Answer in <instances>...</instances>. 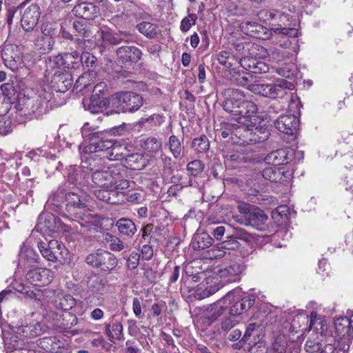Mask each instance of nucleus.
I'll return each instance as SVG.
<instances>
[{
  "label": "nucleus",
  "mask_w": 353,
  "mask_h": 353,
  "mask_svg": "<svg viewBox=\"0 0 353 353\" xmlns=\"http://www.w3.org/2000/svg\"><path fill=\"white\" fill-rule=\"evenodd\" d=\"M39 256L35 250L29 247L23 246L19 253V263L26 265V263L32 262H38Z\"/></svg>",
  "instance_id": "obj_38"
},
{
  "label": "nucleus",
  "mask_w": 353,
  "mask_h": 353,
  "mask_svg": "<svg viewBox=\"0 0 353 353\" xmlns=\"http://www.w3.org/2000/svg\"><path fill=\"white\" fill-rule=\"evenodd\" d=\"M204 168L203 163L200 160H194L187 165V170L192 172L193 175H197L201 173Z\"/></svg>",
  "instance_id": "obj_59"
},
{
  "label": "nucleus",
  "mask_w": 353,
  "mask_h": 353,
  "mask_svg": "<svg viewBox=\"0 0 353 353\" xmlns=\"http://www.w3.org/2000/svg\"><path fill=\"white\" fill-rule=\"evenodd\" d=\"M248 345H249L247 348L248 353H267L268 352L265 343L261 339Z\"/></svg>",
  "instance_id": "obj_55"
},
{
  "label": "nucleus",
  "mask_w": 353,
  "mask_h": 353,
  "mask_svg": "<svg viewBox=\"0 0 353 353\" xmlns=\"http://www.w3.org/2000/svg\"><path fill=\"white\" fill-rule=\"evenodd\" d=\"M213 243V239L207 232L194 234L191 245L194 250H201L209 248Z\"/></svg>",
  "instance_id": "obj_26"
},
{
  "label": "nucleus",
  "mask_w": 353,
  "mask_h": 353,
  "mask_svg": "<svg viewBox=\"0 0 353 353\" xmlns=\"http://www.w3.org/2000/svg\"><path fill=\"white\" fill-rule=\"evenodd\" d=\"M143 103L141 95L133 92H121L113 99V105L123 112H134Z\"/></svg>",
  "instance_id": "obj_9"
},
{
  "label": "nucleus",
  "mask_w": 353,
  "mask_h": 353,
  "mask_svg": "<svg viewBox=\"0 0 353 353\" xmlns=\"http://www.w3.org/2000/svg\"><path fill=\"white\" fill-rule=\"evenodd\" d=\"M72 12L79 18L92 19L97 16L99 9L92 3L82 2L76 5Z\"/></svg>",
  "instance_id": "obj_23"
},
{
  "label": "nucleus",
  "mask_w": 353,
  "mask_h": 353,
  "mask_svg": "<svg viewBox=\"0 0 353 353\" xmlns=\"http://www.w3.org/2000/svg\"><path fill=\"white\" fill-rule=\"evenodd\" d=\"M87 199L74 192H68L65 195L66 218L77 221L82 228L88 227L92 221L91 214L87 212Z\"/></svg>",
  "instance_id": "obj_4"
},
{
  "label": "nucleus",
  "mask_w": 353,
  "mask_h": 353,
  "mask_svg": "<svg viewBox=\"0 0 353 353\" xmlns=\"http://www.w3.org/2000/svg\"><path fill=\"white\" fill-rule=\"evenodd\" d=\"M240 63L243 68L255 74L265 73L269 70V66L263 61L243 58L241 59Z\"/></svg>",
  "instance_id": "obj_27"
},
{
  "label": "nucleus",
  "mask_w": 353,
  "mask_h": 353,
  "mask_svg": "<svg viewBox=\"0 0 353 353\" xmlns=\"http://www.w3.org/2000/svg\"><path fill=\"white\" fill-rule=\"evenodd\" d=\"M287 347V340L283 335L278 336L273 344L272 351L273 353H285Z\"/></svg>",
  "instance_id": "obj_54"
},
{
  "label": "nucleus",
  "mask_w": 353,
  "mask_h": 353,
  "mask_svg": "<svg viewBox=\"0 0 353 353\" xmlns=\"http://www.w3.org/2000/svg\"><path fill=\"white\" fill-rule=\"evenodd\" d=\"M214 290L209 291L208 288L206 287V285L202 281V283L197 285L194 292V296L198 300H202L213 294Z\"/></svg>",
  "instance_id": "obj_56"
},
{
  "label": "nucleus",
  "mask_w": 353,
  "mask_h": 353,
  "mask_svg": "<svg viewBox=\"0 0 353 353\" xmlns=\"http://www.w3.org/2000/svg\"><path fill=\"white\" fill-rule=\"evenodd\" d=\"M20 11L21 23L23 30L26 32L32 31L38 23L41 15L40 8L37 4H31L26 7L22 3L17 7Z\"/></svg>",
  "instance_id": "obj_12"
},
{
  "label": "nucleus",
  "mask_w": 353,
  "mask_h": 353,
  "mask_svg": "<svg viewBox=\"0 0 353 353\" xmlns=\"http://www.w3.org/2000/svg\"><path fill=\"white\" fill-rule=\"evenodd\" d=\"M260 118L256 114H253L246 121H241L240 125L234 131L239 138L237 143L240 145L260 143L268 139L269 132L266 128L260 125Z\"/></svg>",
  "instance_id": "obj_2"
},
{
  "label": "nucleus",
  "mask_w": 353,
  "mask_h": 353,
  "mask_svg": "<svg viewBox=\"0 0 353 353\" xmlns=\"http://www.w3.org/2000/svg\"><path fill=\"white\" fill-rule=\"evenodd\" d=\"M86 110L91 113L96 114L102 111V106L99 103L98 99L91 97L87 105Z\"/></svg>",
  "instance_id": "obj_64"
},
{
  "label": "nucleus",
  "mask_w": 353,
  "mask_h": 353,
  "mask_svg": "<svg viewBox=\"0 0 353 353\" xmlns=\"http://www.w3.org/2000/svg\"><path fill=\"white\" fill-rule=\"evenodd\" d=\"M2 59L6 68L14 72H18L22 68L23 60L18 46L8 44L5 46L2 52Z\"/></svg>",
  "instance_id": "obj_13"
},
{
  "label": "nucleus",
  "mask_w": 353,
  "mask_h": 353,
  "mask_svg": "<svg viewBox=\"0 0 353 353\" xmlns=\"http://www.w3.org/2000/svg\"><path fill=\"white\" fill-rule=\"evenodd\" d=\"M54 305L57 309L67 311L75 305V300L70 294L58 293L54 300Z\"/></svg>",
  "instance_id": "obj_36"
},
{
  "label": "nucleus",
  "mask_w": 353,
  "mask_h": 353,
  "mask_svg": "<svg viewBox=\"0 0 353 353\" xmlns=\"http://www.w3.org/2000/svg\"><path fill=\"white\" fill-rule=\"evenodd\" d=\"M161 146V141L154 137L146 139L142 145V147L145 150L152 153H157L160 150Z\"/></svg>",
  "instance_id": "obj_47"
},
{
  "label": "nucleus",
  "mask_w": 353,
  "mask_h": 353,
  "mask_svg": "<svg viewBox=\"0 0 353 353\" xmlns=\"http://www.w3.org/2000/svg\"><path fill=\"white\" fill-rule=\"evenodd\" d=\"M232 296V293H228L216 302L204 307L199 319L201 323L205 327L214 323L228 308V301H230Z\"/></svg>",
  "instance_id": "obj_10"
},
{
  "label": "nucleus",
  "mask_w": 353,
  "mask_h": 353,
  "mask_svg": "<svg viewBox=\"0 0 353 353\" xmlns=\"http://www.w3.org/2000/svg\"><path fill=\"white\" fill-rule=\"evenodd\" d=\"M63 57L65 69H77L81 65V55L76 50L63 54Z\"/></svg>",
  "instance_id": "obj_40"
},
{
  "label": "nucleus",
  "mask_w": 353,
  "mask_h": 353,
  "mask_svg": "<svg viewBox=\"0 0 353 353\" xmlns=\"http://www.w3.org/2000/svg\"><path fill=\"white\" fill-rule=\"evenodd\" d=\"M274 125L280 132L293 136L296 133L299 120L294 114L281 115L274 121Z\"/></svg>",
  "instance_id": "obj_16"
},
{
  "label": "nucleus",
  "mask_w": 353,
  "mask_h": 353,
  "mask_svg": "<svg viewBox=\"0 0 353 353\" xmlns=\"http://www.w3.org/2000/svg\"><path fill=\"white\" fill-rule=\"evenodd\" d=\"M294 85L285 79H279L274 83H253L249 85V90L255 94L265 97L282 98L292 90Z\"/></svg>",
  "instance_id": "obj_6"
},
{
  "label": "nucleus",
  "mask_w": 353,
  "mask_h": 353,
  "mask_svg": "<svg viewBox=\"0 0 353 353\" xmlns=\"http://www.w3.org/2000/svg\"><path fill=\"white\" fill-rule=\"evenodd\" d=\"M145 199V195L143 191L132 192L128 196V202L139 204L142 203Z\"/></svg>",
  "instance_id": "obj_63"
},
{
  "label": "nucleus",
  "mask_w": 353,
  "mask_h": 353,
  "mask_svg": "<svg viewBox=\"0 0 353 353\" xmlns=\"http://www.w3.org/2000/svg\"><path fill=\"white\" fill-rule=\"evenodd\" d=\"M219 63L227 69L232 68L236 62V59L228 51H221L217 54Z\"/></svg>",
  "instance_id": "obj_46"
},
{
  "label": "nucleus",
  "mask_w": 353,
  "mask_h": 353,
  "mask_svg": "<svg viewBox=\"0 0 353 353\" xmlns=\"http://www.w3.org/2000/svg\"><path fill=\"white\" fill-rule=\"evenodd\" d=\"M262 176L265 180L274 183H284L288 181L292 177L290 170H285L283 168L268 167L263 170Z\"/></svg>",
  "instance_id": "obj_20"
},
{
  "label": "nucleus",
  "mask_w": 353,
  "mask_h": 353,
  "mask_svg": "<svg viewBox=\"0 0 353 353\" xmlns=\"http://www.w3.org/2000/svg\"><path fill=\"white\" fill-rule=\"evenodd\" d=\"M245 270V266L238 262H232L219 270V276L224 283L236 282Z\"/></svg>",
  "instance_id": "obj_17"
},
{
  "label": "nucleus",
  "mask_w": 353,
  "mask_h": 353,
  "mask_svg": "<svg viewBox=\"0 0 353 353\" xmlns=\"http://www.w3.org/2000/svg\"><path fill=\"white\" fill-rule=\"evenodd\" d=\"M41 31L43 35L51 37L56 34V24L50 22H45L41 25Z\"/></svg>",
  "instance_id": "obj_60"
},
{
  "label": "nucleus",
  "mask_w": 353,
  "mask_h": 353,
  "mask_svg": "<svg viewBox=\"0 0 353 353\" xmlns=\"http://www.w3.org/2000/svg\"><path fill=\"white\" fill-rule=\"evenodd\" d=\"M54 278L53 272L47 268L30 270L26 274V281L34 287L41 288L49 285Z\"/></svg>",
  "instance_id": "obj_14"
},
{
  "label": "nucleus",
  "mask_w": 353,
  "mask_h": 353,
  "mask_svg": "<svg viewBox=\"0 0 353 353\" xmlns=\"http://www.w3.org/2000/svg\"><path fill=\"white\" fill-rule=\"evenodd\" d=\"M108 85L105 82L97 83L92 89V98H99L101 95H103L105 91L107 90Z\"/></svg>",
  "instance_id": "obj_62"
},
{
  "label": "nucleus",
  "mask_w": 353,
  "mask_h": 353,
  "mask_svg": "<svg viewBox=\"0 0 353 353\" xmlns=\"http://www.w3.org/2000/svg\"><path fill=\"white\" fill-rule=\"evenodd\" d=\"M14 288L17 292L24 294L26 296L35 302L38 303H41L42 294L40 288L37 287L33 290L30 287L22 283L17 284Z\"/></svg>",
  "instance_id": "obj_30"
},
{
  "label": "nucleus",
  "mask_w": 353,
  "mask_h": 353,
  "mask_svg": "<svg viewBox=\"0 0 353 353\" xmlns=\"http://www.w3.org/2000/svg\"><path fill=\"white\" fill-rule=\"evenodd\" d=\"M63 59V54L52 55L49 57L48 60L46 62L48 68H57L59 70H61L62 68L65 69Z\"/></svg>",
  "instance_id": "obj_50"
},
{
  "label": "nucleus",
  "mask_w": 353,
  "mask_h": 353,
  "mask_svg": "<svg viewBox=\"0 0 353 353\" xmlns=\"http://www.w3.org/2000/svg\"><path fill=\"white\" fill-rule=\"evenodd\" d=\"M239 323V321L237 320L235 316L230 315V316L224 318L221 320L220 323L221 330L224 333H228L233 327L237 325Z\"/></svg>",
  "instance_id": "obj_52"
},
{
  "label": "nucleus",
  "mask_w": 353,
  "mask_h": 353,
  "mask_svg": "<svg viewBox=\"0 0 353 353\" xmlns=\"http://www.w3.org/2000/svg\"><path fill=\"white\" fill-rule=\"evenodd\" d=\"M38 248L43 257L52 262L61 261L68 254L65 247L57 240L41 241L38 243Z\"/></svg>",
  "instance_id": "obj_11"
},
{
  "label": "nucleus",
  "mask_w": 353,
  "mask_h": 353,
  "mask_svg": "<svg viewBox=\"0 0 353 353\" xmlns=\"http://www.w3.org/2000/svg\"><path fill=\"white\" fill-rule=\"evenodd\" d=\"M37 227L40 230H48L50 232H54L58 230L56 223V217L52 214H41L39 217Z\"/></svg>",
  "instance_id": "obj_29"
},
{
  "label": "nucleus",
  "mask_w": 353,
  "mask_h": 353,
  "mask_svg": "<svg viewBox=\"0 0 353 353\" xmlns=\"http://www.w3.org/2000/svg\"><path fill=\"white\" fill-rule=\"evenodd\" d=\"M121 168L111 166L107 170H96L92 174V181L98 187L117 194L130 187V181L124 179Z\"/></svg>",
  "instance_id": "obj_3"
},
{
  "label": "nucleus",
  "mask_w": 353,
  "mask_h": 353,
  "mask_svg": "<svg viewBox=\"0 0 353 353\" xmlns=\"http://www.w3.org/2000/svg\"><path fill=\"white\" fill-rule=\"evenodd\" d=\"M225 100L223 103V109L235 116L234 118L238 123L241 121H246L253 114L257 113L256 105L246 98L243 91L239 89L228 88L223 92Z\"/></svg>",
  "instance_id": "obj_1"
},
{
  "label": "nucleus",
  "mask_w": 353,
  "mask_h": 353,
  "mask_svg": "<svg viewBox=\"0 0 353 353\" xmlns=\"http://www.w3.org/2000/svg\"><path fill=\"white\" fill-rule=\"evenodd\" d=\"M105 252V251H101L97 253L90 254L86 257L87 263L93 267L99 268L102 257H103V254Z\"/></svg>",
  "instance_id": "obj_57"
},
{
  "label": "nucleus",
  "mask_w": 353,
  "mask_h": 353,
  "mask_svg": "<svg viewBox=\"0 0 353 353\" xmlns=\"http://www.w3.org/2000/svg\"><path fill=\"white\" fill-rule=\"evenodd\" d=\"M93 193L94 195L100 201H103L110 204H117L120 202L119 196L121 194H123V191L114 194L108 190L102 188L94 190Z\"/></svg>",
  "instance_id": "obj_28"
},
{
  "label": "nucleus",
  "mask_w": 353,
  "mask_h": 353,
  "mask_svg": "<svg viewBox=\"0 0 353 353\" xmlns=\"http://www.w3.org/2000/svg\"><path fill=\"white\" fill-rule=\"evenodd\" d=\"M90 128L85 125L81 128L82 136L85 139L79 146V150L84 154L106 151L114 145L113 140L108 139L102 132L88 133Z\"/></svg>",
  "instance_id": "obj_5"
},
{
  "label": "nucleus",
  "mask_w": 353,
  "mask_h": 353,
  "mask_svg": "<svg viewBox=\"0 0 353 353\" xmlns=\"http://www.w3.org/2000/svg\"><path fill=\"white\" fill-rule=\"evenodd\" d=\"M105 333L110 339L120 340L123 336V325L120 322L105 325Z\"/></svg>",
  "instance_id": "obj_42"
},
{
  "label": "nucleus",
  "mask_w": 353,
  "mask_h": 353,
  "mask_svg": "<svg viewBox=\"0 0 353 353\" xmlns=\"http://www.w3.org/2000/svg\"><path fill=\"white\" fill-rule=\"evenodd\" d=\"M100 37L102 39V45L105 47L108 46H117L123 42L127 43L131 38V36L128 32L123 31H101Z\"/></svg>",
  "instance_id": "obj_21"
},
{
  "label": "nucleus",
  "mask_w": 353,
  "mask_h": 353,
  "mask_svg": "<svg viewBox=\"0 0 353 353\" xmlns=\"http://www.w3.org/2000/svg\"><path fill=\"white\" fill-rule=\"evenodd\" d=\"M266 19L272 26L271 31L275 34H283L285 36L296 37L298 30L296 28H286L289 25V15L279 10L265 11Z\"/></svg>",
  "instance_id": "obj_8"
},
{
  "label": "nucleus",
  "mask_w": 353,
  "mask_h": 353,
  "mask_svg": "<svg viewBox=\"0 0 353 353\" xmlns=\"http://www.w3.org/2000/svg\"><path fill=\"white\" fill-rule=\"evenodd\" d=\"M191 147L198 153H204L210 148V141L205 135H201L193 139Z\"/></svg>",
  "instance_id": "obj_43"
},
{
  "label": "nucleus",
  "mask_w": 353,
  "mask_h": 353,
  "mask_svg": "<svg viewBox=\"0 0 353 353\" xmlns=\"http://www.w3.org/2000/svg\"><path fill=\"white\" fill-rule=\"evenodd\" d=\"M138 31L147 38H155L159 34L158 26L148 21H143L137 25Z\"/></svg>",
  "instance_id": "obj_37"
},
{
  "label": "nucleus",
  "mask_w": 353,
  "mask_h": 353,
  "mask_svg": "<svg viewBox=\"0 0 353 353\" xmlns=\"http://www.w3.org/2000/svg\"><path fill=\"white\" fill-rule=\"evenodd\" d=\"M232 248V245L230 241L228 240L223 241L222 243H219L215 245L211 250L210 252H212V256L215 258H222L225 256L226 252L225 250H230Z\"/></svg>",
  "instance_id": "obj_49"
},
{
  "label": "nucleus",
  "mask_w": 353,
  "mask_h": 353,
  "mask_svg": "<svg viewBox=\"0 0 353 353\" xmlns=\"http://www.w3.org/2000/svg\"><path fill=\"white\" fill-rule=\"evenodd\" d=\"M197 19L196 14H188L187 17L181 20L180 30L183 32L189 31L191 27L196 23Z\"/></svg>",
  "instance_id": "obj_53"
},
{
  "label": "nucleus",
  "mask_w": 353,
  "mask_h": 353,
  "mask_svg": "<svg viewBox=\"0 0 353 353\" xmlns=\"http://www.w3.org/2000/svg\"><path fill=\"white\" fill-rule=\"evenodd\" d=\"M81 65L85 66L88 70H94L97 65V59L92 54L84 52L81 54Z\"/></svg>",
  "instance_id": "obj_48"
},
{
  "label": "nucleus",
  "mask_w": 353,
  "mask_h": 353,
  "mask_svg": "<svg viewBox=\"0 0 353 353\" xmlns=\"http://www.w3.org/2000/svg\"><path fill=\"white\" fill-rule=\"evenodd\" d=\"M168 146L174 159H179L181 158L183 147L182 141L176 136L171 135L170 137Z\"/></svg>",
  "instance_id": "obj_41"
},
{
  "label": "nucleus",
  "mask_w": 353,
  "mask_h": 353,
  "mask_svg": "<svg viewBox=\"0 0 353 353\" xmlns=\"http://www.w3.org/2000/svg\"><path fill=\"white\" fill-rule=\"evenodd\" d=\"M118 261L116 256L109 252H105L102 257L99 268L104 272H110L117 265Z\"/></svg>",
  "instance_id": "obj_39"
},
{
  "label": "nucleus",
  "mask_w": 353,
  "mask_h": 353,
  "mask_svg": "<svg viewBox=\"0 0 353 353\" xmlns=\"http://www.w3.org/2000/svg\"><path fill=\"white\" fill-rule=\"evenodd\" d=\"M128 162L133 170H143L149 163L148 155L143 154H132L128 157Z\"/></svg>",
  "instance_id": "obj_34"
},
{
  "label": "nucleus",
  "mask_w": 353,
  "mask_h": 353,
  "mask_svg": "<svg viewBox=\"0 0 353 353\" xmlns=\"http://www.w3.org/2000/svg\"><path fill=\"white\" fill-rule=\"evenodd\" d=\"M219 274L216 276H209L203 282L206 285L209 291L214 290L213 294L219 290L224 285V282H221Z\"/></svg>",
  "instance_id": "obj_51"
},
{
  "label": "nucleus",
  "mask_w": 353,
  "mask_h": 353,
  "mask_svg": "<svg viewBox=\"0 0 353 353\" xmlns=\"http://www.w3.org/2000/svg\"><path fill=\"white\" fill-rule=\"evenodd\" d=\"M52 87L57 92H65L72 86L73 78L72 74L67 70L62 72L58 70L54 74L52 81Z\"/></svg>",
  "instance_id": "obj_19"
},
{
  "label": "nucleus",
  "mask_w": 353,
  "mask_h": 353,
  "mask_svg": "<svg viewBox=\"0 0 353 353\" xmlns=\"http://www.w3.org/2000/svg\"><path fill=\"white\" fill-rule=\"evenodd\" d=\"M51 99V92L43 91V93L33 97L20 99L19 106H23L20 108V110H23L24 114H36L41 115L47 112L48 103Z\"/></svg>",
  "instance_id": "obj_7"
},
{
  "label": "nucleus",
  "mask_w": 353,
  "mask_h": 353,
  "mask_svg": "<svg viewBox=\"0 0 353 353\" xmlns=\"http://www.w3.org/2000/svg\"><path fill=\"white\" fill-rule=\"evenodd\" d=\"M259 339H260V325L255 323H250L246 327L241 343L251 344Z\"/></svg>",
  "instance_id": "obj_33"
},
{
  "label": "nucleus",
  "mask_w": 353,
  "mask_h": 353,
  "mask_svg": "<svg viewBox=\"0 0 353 353\" xmlns=\"http://www.w3.org/2000/svg\"><path fill=\"white\" fill-rule=\"evenodd\" d=\"M294 157V151L290 148H283L272 151L265 157L268 164L274 165L288 164Z\"/></svg>",
  "instance_id": "obj_18"
},
{
  "label": "nucleus",
  "mask_w": 353,
  "mask_h": 353,
  "mask_svg": "<svg viewBox=\"0 0 353 353\" xmlns=\"http://www.w3.org/2000/svg\"><path fill=\"white\" fill-rule=\"evenodd\" d=\"M139 260L140 254L136 252H132L127 259L128 268L131 270L136 269L139 264Z\"/></svg>",
  "instance_id": "obj_61"
},
{
  "label": "nucleus",
  "mask_w": 353,
  "mask_h": 353,
  "mask_svg": "<svg viewBox=\"0 0 353 353\" xmlns=\"http://www.w3.org/2000/svg\"><path fill=\"white\" fill-rule=\"evenodd\" d=\"M1 89L4 95L3 100L0 97V114H6L9 110V103L6 102V99H10L11 96L14 94V89L12 84L4 83L1 86Z\"/></svg>",
  "instance_id": "obj_35"
},
{
  "label": "nucleus",
  "mask_w": 353,
  "mask_h": 353,
  "mask_svg": "<svg viewBox=\"0 0 353 353\" xmlns=\"http://www.w3.org/2000/svg\"><path fill=\"white\" fill-rule=\"evenodd\" d=\"M114 145L107 150V158L110 161L120 160L125 157L122 150L125 149V147L120 143L113 141Z\"/></svg>",
  "instance_id": "obj_44"
},
{
  "label": "nucleus",
  "mask_w": 353,
  "mask_h": 353,
  "mask_svg": "<svg viewBox=\"0 0 353 353\" xmlns=\"http://www.w3.org/2000/svg\"><path fill=\"white\" fill-rule=\"evenodd\" d=\"M232 294V296L228 303H232L229 313L231 316H236L241 314L243 312L250 308L255 302V299L252 295L245 296L242 298L234 296V292H230Z\"/></svg>",
  "instance_id": "obj_15"
},
{
  "label": "nucleus",
  "mask_w": 353,
  "mask_h": 353,
  "mask_svg": "<svg viewBox=\"0 0 353 353\" xmlns=\"http://www.w3.org/2000/svg\"><path fill=\"white\" fill-rule=\"evenodd\" d=\"M327 330V325L325 320L318 317L316 312H312L310 314L309 330H313L316 334L323 335Z\"/></svg>",
  "instance_id": "obj_31"
},
{
  "label": "nucleus",
  "mask_w": 353,
  "mask_h": 353,
  "mask_svg": "<svg viewBox=\"0 0 353 353\" xmlns=\"http://www.w3.org/2000/svg\"><path fill=\"white\" fill-rule=\"evenodd\" d=\"M115 225L121 236L131 238L137 231L135 223L130 219L121 218L117 221Z\"/></svg>",
  "instance_id": "obj_25"
},
{
  "label": "nucleus",
  "mask_w": 353,
  "mask_h": 353,
  "mask_svg": "<svg viewBox=\"0 0 353 353\" xmlns=\"http://www.w3.org/2000/svg\"><path fill=\"white\" fill-rule=\"evenodd\" d=\"M252 236L244 229L236 228H234V233L228 236L227 240L230 241L232 245V248L234 249L239 245L238 239L249 243L252 241Z\"/></svg>",
  "instance_id": "obj_32"
},
{
  "label": "nucleus",
  "mask_w": 353,
  "mask_h": 353,
  "mask_svg": "<svg viewBox=\"0 0 353 353\" xmlns=\"http://www.w3.org/2000/svg\"><path fill=\"white\" fill-rule=\"evenodd\" d=\"M107 236L110 238L106 237L105 239L107 242L109 243V247L112 251L120 252L125 249H130V246L128 244H125L119 238L109 234H107Z\"/></svg>",
  "instance_id": "obj_45"
},
{
  "label": "nucleus",
  "mask_w": 353,
  "mask_h": 353,
  "mask_svg": "<svg viewBox=\"0 0 353 353\" xmlns=\"http://www.w3.org/2000/svg\"><path fill=\"white\" fill-rule=\"evenodd\" d=\"M270 34V32L266 28L255 22L254 33H252V37L266 39Z\"/></svg>",
  "instance_id": "obj_58"
},
{
  "label": "nucleus",
  "mask_w": 353,
  "mask_h": 353,
  "mask_svg": "<svg viewBox=\"0 0 353 353\" xmlns=\"http://www.w3.org/2000/svg\"><path fill=\"white\" fill-rule=\"evenodd\" d=\"M117 55L122 63H137L142 56L141 51L135 46H122L117 50Z\"/></svg>",
  "instance_id": "obj_22"
},
{
  "label": "nucleus",
  "mask_w": 353,
  "mask_h": 353,
  "mask_svg": "<svg viewBox=\"0 0 353 353\" xmlns=\"http://www.w3.org/2000/svg\"><path fill=\"white\" fill-rule=\"evenodd\" d=\"M248 219L250 220V226L255 229L264 231L268 228V216L265 212L259 208H253L252 212L249 214Z\"/></svg>",
  "instance_id": "obj_24"
}]
</instances>
